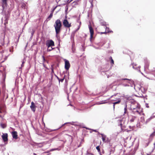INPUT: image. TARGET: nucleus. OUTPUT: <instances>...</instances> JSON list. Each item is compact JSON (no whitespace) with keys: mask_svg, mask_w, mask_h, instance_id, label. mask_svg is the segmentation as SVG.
<instances>
[{"mask_svg":"<svg viewBox=\"0 0 155 155\" xmlns=\"http://www.w3.org/2000/svg\"><path fill=\"white\" fill-rule=\"evenodd\" d=\"M42 57L43 58V61H45V58L44 57V56H43Z\"/></svg>","mask_w":155,"mask_h":155,"instance_id":"obj_47","label":"nucleus"},{"mask_svg":"<svg viewBox=\"0 0 155 155\" xmlns=\"http://www.w3.org/2000/svg\"><path fill=\"white\" fill-rule=\"evenodd\" d=\"M93 131H94V132H97V131L96 130H93Z\"/></svg>","mask_w":155,"mask_h":155,"instance_id":"obj_51","label":"nucleus"},{"mask_svg":"<svg viewBox=\"0 0 155 155\" xmlns=\"http://www.w3.org/2000/svg\"><path fill=\"white\" fill-rule=\"evenodd\" d=\"M2 137L3 140L4 142L8 140V134L7 133L3 134Z\"/></svg>","mask_w":155,"mask_h":155,"instance_id":"obj_14","label":"nucleus"},{"mask_svg":"<svg viewBox=\"0 0 155 155\" xmlns=\"http://www.w3.org/2000/svg\"><path fill=\"white\" fill-rule=\"evenodd\" d=\"M105 24H102V25H104Z\"/></svg>","mask_w":155,"mask_h":155,"instance_id":"obj_56","label":"nucleus"},{"mask_svg":"<svg viewBox=\"0 0 155 155\" xmlns=\"http://www.w3.org/2000/svg\"><path fill=\"white\" fill-rule=\"evenodd\" d=\"M24 61H22V64H21V67H20L19 69H21V68L22 67H23V66H24V64H24Z\"/></svg>","mask_w":155,"mask_h":155,"instance_id":"obj_37","label":"nucleus"},{"mask_svg":"<svg viewBox=\"0 0 155 155\" xmlns=\"http://www.w3.org/2000/svg\"><path fill=\"white\" fill-rule=\"evenodd\" d=\"M1 125L2 127L3 128H5L6 127V126L5 124H1Z\"/></svg>","mask_w":155,"mask_h":155,"instance_id":"obj_30","label":"nucleus"},{"mask_svg":"<svg viewBox=\"0 0 155 155\" xmlns=\"http://www.w3.org/2000/svg\"><path fill=\"white\" fill-rule=\"evenodd\" d=\"M98 133L101 135L102 141L104 143L106 140V138L107 137L106 136L102 134H100L99 133Z\"/></svg>","mask_w":155,"mask_h":155,"instance_id":"obj_18","label":"nucleus"},{"mask_svg":"<svg viewBox=\"0 0 155 155\" xmlns=\"http://www.w3.org/2000/svg\"><path fill=\"white\" fill-rule=\"evenodd\" d=\"M2 112V111H1V110H0V113H1Z\"/></svg>","mask_w":155,"mask_h":155,"instance_id":"obj_58","label":"nucleus"},{"mask_svg":"<svg viewBox=\"0 0 155 155\" xmlns=\"http://www.w3.org/2000/svg\"><path fill=\"white\" fill-rule=\"evenodd\" d=\"M140 121L139 124H137V127H140V126L142 125L145 124L144 118L143 116L141 117L140 118Z\"/></svg>","mask_w":155,"mask_h":155,"instance_id":"obj_7","label":"nucleus"},{"mask_svg":"<svg viewBox=\"0 0 155 155\" xmlns=\"http://www.w3.org/2000/svg\"><path fill=\"white\" fill-rule=\"evenodd\" d=\"M100 155H102L100 153Z\"/></svg>","mask_w":155,"mask_h":155,"instance_id":"obj_63","label":"nucleus"},{"mask_svg":"<svg viewBox=\"0 0 155 155\" xmlns=\"http://www.w3.org/2000/svg\"><path fill=\"white\" fill-rule=\"evenodd\" d=\"M109 151H110V153L109 154V155H110V154H111V152H113V150L111 149H110L109 150Z\"/></svg>","mask_w":155,"mask_h":155,"instance_id":"obj_38","label":"nucleus"},{"mask_svg":"<svg viewBox=\"0 0 155 155\" xmlns=\"http://www.w3.org/2000/svg\"><path fill=\"white\" fill-rule=\"evenodd\" d=\"M110 142V140H109V138L108 137L106 138V140L104 143H108Z\"/></svg>","mask_w":155,"mask_h":155,"instance_id":"obj_28","label":"nucleus"},{"mask_svg":"<svg viewBox=\"0 0 155 155\" xmlns=\"http://www.w3.org/2000/svg\"><path fill=\"white\" fill-rule=\"evenodd\" d=\"M141 74H142L143 75V73H142L141 72Z\"/></svg>","mask_w":155,"mask_h":155,"instance_id":"obj_59","label":"nucleus"},{"mask_svg":"<svg viewBox=\"0 0 155 155\" xmlns=\"http://www.w3.org/2000/svg\"><path fill=\"white\" fill-rule=\"evenodd\" d=\"M110 60V62L112 66H113V65L114 64V61L112 59L111 56H110L109 58Z\"/></svg>","mask_w":155,"mask_h":155,"instance_id":"obj_24","label":"nucleus"},{"mask_svg":"<svg viewBox=\"0 0 155 155\" xmlns=\"http://www.w3.org/2000/svg\"><path fill=\"white\" fill-rule=\"evenodd\" d=\"M155 135V131L152 133L151 134H150L149 138V140H152L153 137Z\"/></svg>","mask_w":155,"mask_h":155,"instance_id":"obj_22","label":"nucleus"},{"mask_svg":"<svg viewBox=\"0 0 155 155\" xmlns=\"http://www.w3.org/2000/svg\"><path fill=\"white\" fill-rule=\"evenodd\" d=\"M7 0H2V6L3 8L2 12L5 11V12L7 9Z\"/></svg>","mask_w":155,"mask_h":155,"instance_id":"obj_5","label":"nucleus"},{"mask_svg":"<svg viewBox=\"0 0 155 155\" xmlns=\"http://www.w3.org/2000/svg\"><path fill=\"white\" fill-rule=\"evenodd\" d=\"M68 10V8L67 6H66L65 7V13L66 15L67 14V12Z\"/></svg>","mask_w":155,"mask_h":155,"instance_id":"obj_31","label":"nucleus"},{"mask_svg":"<svg viewBox=\"0 0 155 155\" xmlns=\"http://www.w3.org/2000/svg\"><path fill=\"white\" fill-rule=\"evenodd\" d=\"M63 25L66 28H69L71 26V24H69L67 19H65L63 22Z\"/></svg>","mask_w":155,"mask_h":155,"instance_id":"obj_10","label":"nucleus"},{"mask_svg":"<svg viewBox=\"0 0 155 155\" xmlns=\"http://www.w3.org/2000/svg\"><path fill=\"white\" fill-rule=\"evenodd\" d=\"M64 123V124H63L62 125V126H64V125L65 124H67V123Z\"/></svg>","mask_w":155,"mask_h":155,"instance_id":"obj_50","label":"nucleus"},{"mask_svg":"<svg viewBox=\"0 0 155 155\" xmlns=\"http://www.w3.org/2000/svg\"><path fill=\"white\" fill-rule=\"evenodd\" d=\"M46 45L48 48H49L51 47L54 46V42L52 40H50L47 41Z\"/></svg>","mask_w":155,"mask_h":155,"instance_id":"obj_6","label":"nucleus"},{"mask_svg":"<svg viewBox=\"0 0 155 155\" xmlns=\"http://www.w3.org/2000/svg\"><path fill=\"white\" fill-rule=\"evenodd\" d=\"M65 75H64V76L63 78H62L59 79L58 80L59 82V83L60 82H63V81L64 80L65 78Z\"/></svg>","mask_w":155,"mask_h":155,"instance_id":"obj_25","label":"nucleus"},{"mask_svg":"<svg viewBox=\"0 0 155 155\" xmlns=\"http://www.w3.org/2000/svg\"><path fill=\"white\" fill-rule=\"evenodd\" d=\"M4 44V42H3L2 44V45H3Z\"/></svg>","mask_w":155,"mask_h":155,"instance_id":"obj_55","label":"nucleus"},{"mask_svg":"<svg viewBox=\"0 0 155 155\" xmlns=\"http://www.w3.org/2000/svg\"><path fill=\"white\" fill-rule=\"evenodd\" d=\"M21 7L22 8L24 9H25V8L26 5L25 3L23 2H22L21 3Z\"/></svg>","mask_w":155,"mask_h":155,"instance_id":"obj_23","label":"nucleus"},{"mask_svg":"<svg viewBox=\"0 0 155 155\" xmlns=\"http://www.w3.org/2000/svg\"><path fill=\"white\" fill-rule=\"evenodd\" d=\"M90 2L91 4V5L92 6H93V4H92V1H91L90 0Z\"/></svg>","mask_w":155,"mask_h":155,"instance_id":"obj_41","label":"nucleus"},{"mask_svg":"<svg viewBox=\"0 0 155 155\" xmlns=\"http://www.w3.org/2000/svg\"><path fill=\"white\" fill-rule=\"evenodd\" d=\"M88 27L90 33V40L91 41V38L93 37V35L94 33V31L92 28L91 25H89Z\"/></svg>","mask_w":155,"mask_h":155,"instance_id":"obj_12","label":"nucleus"},{"mask_svg":"<svg viewBox=\"0 0 155 155\" xmlns=\"http://www.w3.org/2000/svg\"><path fill=\"white\" fill-rule=\"evenodd\" d=\"M134 107H135V106H134Z\"/></svg>","mask_w":155,"mask_h":155,"instance_id":"obj_60","label":"nucleus"},{"mask_svg":"<svg viewBox=\"0 0 155 155\" xmlns=\"http://www.w3.org/2000/svg\"><path fill=\"white\" fill-rule=\"evenodd\" d=\"M33 155H36V154L35 153H33Z\"/></svg>","mask_w":155,"mask_h":155,"instance_id":"obj_54","label":"nucleus"},{"mask_svg":"<svg viewBox=\"0 0 155 155\" xmlns=\"http://www.w3.org/2000/svg\"><path fill=\"white\" fill-rule=\"evenodd\" d=\"M96 148L98 151H100V149L99 146H97L96 147Z\"/></svg>","mask_w":155,"mask_h":155,"instance_id":"obj_34","label":"nucleus"},{"mask_svg":"<svg viewBox=\"0 0 155 155\" xmlns=\"http://www.w3.org/2000/svg\"><path fill=\"white\" fill-rule=\"evenodd\" d=\"M153 144H154V145H155V142L153 143Z\"/></svg>","mask_w":155,"mask_h":155,"instance_id":"obj_57","label":"nucleus"},{"mask_svg":"<svg viewBox=\"0 0 155 155\" xmlns=\"http://www.w3.org/2000/svg\"><path fill=\"white\" fill-rule=\"evenodd\" d=\"M152 119H153V120H155L154 122L153 123V124H155V116H151L149 118L147 119V120L145 122V124H147V123H148Z\"/></svg>","mask_w":155,"mask_h":155,"instance_id":"obj_13","label":"nucleus"},{"mask_svg":"<svg viewBox=\"0 0 155 155\" xmlns=\"http://www.w3.org/2000/svg\"><path fill=\"white\" fill-rule=\"evenodd\" d=\"M101 33H102V34H105V33H106V32H101Z\"/></svg>","mask_w":155,"mask_h":155,"instance_id":"obj_52","label":"nucleus"},{"mask_svg":"<svg viewBox=\"0 0 155 155\" xmlns=\"http://www.w3.org/2000/svg\"><path fill=\"white\" fill-rule=\"evenodd\" d=\"M56 77L57 78V79L58 80H59V77H58L56 75Z\"/></svg>","mask_w":155,"mask_h":155,"instance_id":"obj_46","label":"nucleus"},{"mask_svg":"<svg viewBox=\"0 0 155 155\" xmlns=\"http://www.w3.org/2000/svg\"><path fill=\"white\" fill-rule=\"evenodd\" d=\"M149 66V63L148 61L147 60H145L144 70L145 71L147 72V71L148 69Z\"/></svg>","mask_w":155,"mask_h":155,"instance_id":"obj_11","label":"nucleus"},{"mask_svg":"<svg viewBox=\"0 0 155 155\" xmlns=\"http://www.w3.org/2000/svg\"><path fill=\"white\" fill-rule=\"evenodd\" d=\"M110 69L108 65L107 64L101 67L100 71L101 72H104L108 71Z\"/></svg>","mask_w":155,"mask_h":155,"instance_id":"obj_4","label":"nucleus"},{"mask_svg":"<svg viewBox=\"0 0 155 155\" xmlns=\"http://www.w3.org/2000/svg\"><path fill=\"white\" fill-rule=\"evenodd\" d=\"M30 107L32 111L33 112H35V104L33 102H32L31 103V105L30 106Z\"/></svg>","mask_w":155,"mask_h":155,"instance_id":"obj_15","label":"nucleus"},{"mask_svg":"<svg viewBox=\"0 0 155 155\" xmlns=\"http://www.w3.org/2000/svg\"><path fill=\"white\" fill-rule=\"evenodd\" d=\"M52 71H53V69L52 70Z\"/></svg>","mask_w":155,"mask_h":155,"instance_id":"obj_61","label":"nucleus"},{"mask_svg":"<svg viewBox=\"0 0 155 155\" xmlns=\"http://www.w3.org/2000/svg\"><path fill=\"white\" fill-rule=\"evenodd\" d=\"M57 7V6H56V7H55L53 9V10L52 11V12H54V10Z\"/></svg>","mask_w":155,"mask_h":155,"instance_id":"obj_43","label":"nucleus"},{"mask_svg":"<svg viewBox=\"0 0 155 155\" xmlns=\"http://www.w3.org/2000/svg\"><path fill=\"white\" fill-rule=\"evenodd\" d=\"M78 1H75L73 2V4L74 5H76L78 4Z\"/></svg>","mask_w":155,"mask_h":155,"instance_id":"obj_27","label":"nucleus"},{"mask_svg":"<svg viewBox=\"0 0 155 155\" xmlns=\"http://www.w3.org/2000/svg\"><path fill=\"white\" fill-rule=\"evenodd\" d=\"M136 118V117L135 116H132L130 120V121L131 122H134Z\"/></svg>","mask_w":155,"mask_h":155,"instance_id":"obj_20","label":"nucleus"},{"mask_svg":"<svg viewBox=\"0 0 155 155\" xmlns=\"http://www.w3.org/2000/svg\"><path fill=\"white\" fill-rule=\"evenodd\" d=\"M118 81H120V85L126 87L130 86L129 84H130V81H131V79H128L127 78H122L120 80H118Z\"/></svg>","mask_w":155,"mask_h":155,"instance_id":"obj_3","label":"nucleus"},{"mask_svg":"<svg viewBox=\"0 0 155 155\" xmlns=\"http://www.w3.org/2000/svg\"><path fill=\"white\" fill-rule=\"evenodd\" d=\"M3 42H4V40L3 39Z\"/></svg>","mask_w":155,"mask_h":155,"instance_id":"obj_62","label":"nucleus"},{"mask_svg":"<svg viewBox=\"0 0 155 155\" xmlns=\"http://www.w3.org/2000/svg\"><path fill=\"white\" fill-rule=\"evenodd\" d=\"M55 149H56V150H60V149H59L58 148H55Z\"/></svg>","mask_w":155,"mask_h":155,"instance_id":"obj_48","label":"nucleus"},{"mask_svg":"<svg viewBox=\"0 0 155 155\" xmlns=\"http://www.w3.org/2000/svg\"><path fill=\"white\" fill-rule=\"evenodd\" d=\"M140 97H144V99L145 100V99H147V98H146V97H144V96H143L142 94L141 95H140Z\"/></svg>","mask_w":155,"mask_h":155,"instance_id":"obj_35","label":"nucleus"},{"mask_svg":"<svg viewBox=\"0 0 155 155\" xmlns=\"http://www.w3.org/2000/svg\"><path fill=\"white\" fill-rule=\"evenodd\" d=\"M2 34L3 35V38H2V39H3V40H4V38H5V34H4V33H3V34Z\"/></svg>","mask_w":155,"mask_h":155,"instance_id":"obj_40","label":"nucleus"},{"mask_svg":"<svg viewBox=\"0 0 155 155\" xmlns=\"http://www.w3.org/2000/svg\"><path fill=\"white\" fill-rule=\"evenodd\" d=\"M64 60L65 62V68L66 70H68L70 66L69 61L66 59H64Z\"/></svg>","mask_w":155,"mask_h":155,"instance_id":"obj_8","label":"nucleus"},{"mask_svg":"<svg viewBox=\"0 0 155 155\" xmlns=\"http://www.w3.org/2000/svg\"><path fill=\"white\" fill-rule=\"evenodd\" d=\"M132 64V68H133L134 69H135V66H136V64H135V65L134 64Z\"/></svg>","mask_w":155,"mask_h":155,"instance_id":"obj_36","label":"nucleus"},{"mask_svg":"<svg viewBox=\"0 0 155 155\" xmlns=\"http://www.w3.org/2000/svg\"><path fill=\"white\" fill-rule=\"evenodd\" d=\"M60 39H58V41H59V44H60Z\"/></svg>","mask_w":155,"mask_h":155,"instance_id":"obj_49","label":"nucleus"},{"mask_svg":"<svg viewBox=\"0 0 155 155\" xmlns=\"http://www.w3.org/2000/svg\"><path fill=\"white\" fill-rule=\"evenodd\" d=\"M55 150H56V149L55 148H54L51 149L50 151H51Z\"/></svg>","mask_w":155,"mask_h":155,"instance_id":"obj_42","label":"nucleus"},{"mask_svg":"<svg viewBox=\"0 0 155 155\" xmlns=\"http://www.w3.org/2000/svg\"><path fill=\"white\" fill-rule=\"evenodd\" d=\"M121 100L119 99L117 101L113 103V108L114 109L115 108V105L116 104H119Z\"/></svg>","mask_w":155,"mask_h":155,"instance_id":"obj_21","label":"nucleus"},{"mask_svg":"<svg viewBox=\"0 0 155 155\" xmlns=\"http://www.w3.org/2000/svg\"><path fill=\"white\" fill-rule=\"evenodd\" d=\"M12 135L13 138L15 139L18 138L17 133L16 131H14L12 132Z\"/></svg>","mask_w":155,"mask_h":155,"instance_id":"obj_16","label":"nucleus"},{"mask_svg":"<svg viewBox=\"0 0 155 155\" xmlns=\"http://www.w3.org/2000/svg\"><path fill=\"white\" fill-rule=\"evenodd\" d=\"M139 91H141L143 93L145 94L147 89V86H146L145 87L141 86L139 87Z\"/></svg>","mask_w":155,"mask_h":155,"instance_id":"obj_9","label":"nucleus"},{"mask_svg":"<svg viewBox=\"0 0 155 155\" xmlns=\"http://www.w3.org/2000/svg\"><path fill=\"white\" fill-rule=\"evenodd\" d=\"M105 29H106V31H107V32H109V28H107V27H106V26Z\"/></svg>","mask_w":155,"mask_h":155,"instance_id":"obj_32","label":"nucleus"},{"mask_svg":"<svg viewBox=\"0 0 155 155\" xmlns=\"http://www.w3.org/2000/svg\"><path fill=\"white\" fill-rule=\"evenodd\" d=\"M54 49L53 48H52V47H50L49 48H48V49L47 50V51H50Z\"/></svg>","mask_w":155,"mask_h":155,"instance_id":"obj_26","label":"nucleus"},{"mask_svg":"<svg viewBox=\"0 0 155 155\" xmlns=\"http://www.w3.org/2000/svg\"><path fill=\"white\" fill-rule=\"evenodd\" d=\"M149 143V142L148 143H147V145H146V146H147L148 145Z\"/></svg>","mask_w":155,"mask_h":155,"instance_id":"obj_53","label":"nucleus"},{"mask_svg":"<svg viewBox=\"0 0 155 155\" xmlns=\"http://www.w3.org/2000/svg\"><path fill=\"white\" fill-rule=\"evenodd\" d=\"M123 122V121H121V123L120 124V125L121 126V127H122V122Z\"/></svg>","mask_w":155,"mask_h":155,"instance_id":"obj_45","label":"nucleus"},{"mask_svg":"<svg viewBox=\"0 0 155 155\" xmlns=\"http://www.w3.org/2000/svg\"><path fill=\"white\" fill-rule=\"evenodd\" d=\"M96 48V49H98V48Z\"/></svg>","mask_w":155,"mask_h":155,"instance_id":"obj_64","label":"nucleus"},{"mask_svg":"<svg viewBox=\"0 0 155 155\" xmlns=\"http://www.w3.org/2000/svg\"><path fill=\"white\" fill-rule=\"evenodd\" d=\"M106 103V102H104L103 101H101L99 103H98V104H105Z\"/></svg>","mask_w":155,"mask_h":155,"instance_id":"obj_33","label":"nucleus"},{"mask_svg":"<svg viewBox=\"0 0 155 155\" xmlns=\"http://www.w3.org/2000/svg\"><path fill=\"white\" fill-rule=\"evenodd\" d=\"M140 66H139L138 67L136 68L135 69L139 71V72H140Z\"/></svg>","mask_w":155,"mask_h":155,"instance_id":"obj_29","label":"nucleus"},{"mask_svg":"<svg viewBox=\"0 0 155 155\" xmlns=\"http://www.w3.org/2000/svg\"><path fill=\"white\" fill-rule=\"evenodd\" d=\"M61 26L62 24L60 20L58 19L55 22L54 26L55 28L56 33V37L57 38L58 37L57 35L59 33L60 31L61 28Z\"/></svg>","mask_w":155,"mask_h":155,"instance_id":"obj_2","label":"nucleus"},{"mask_svg":"<svg viewBox=\"0 0 155 155\" xmlns=\"http://www.w3.org/2000/svg\"><path fill=\"white\" fill-rule=\"evenodd\" d=\"M124 114H128V112L127 110V102H126L124 104Z\"/></svg>","mask_w":155,"mask_h":155,"instance_id":"obj_17","label":"nucleus"},{"mask_svg":"<svg viewBox=\"0 0 155 155\" xmlns=\"http://www.w3.org/2000/svg\"><path fill=\"white\" fill-rule=\"evenodd\" d=\"M130 110H132L133 113L135 114H139L141 115L143 114L141 112V110L138 104L133 100L130 101Z\"/></svg>","mask_w":155,"mask_h":155,"instance_id":"obj_1","label":"nucleus"},{"mask_svg":"<svg viewBox=\"0 0 155 155\" xmlns=\"http://www.w3.org/2000/svg\"><path fill=\"white\" fill-rule=\"evenodd\" d=\"M146 107H147V108H148L149 107V106H148L147 104H146Z\"/></svg>","mask_w":155,"mask_h":155,"instance_id":"obj_44","label":"nucleus"},{"mask_svg":"<svg viewBox=\"0 0 155 155\" xmlns=\"http://www.w3.org/2000/svg\"><path fill=\"white\" fill-rule=\"evenodd\" d=\"M53 16V12H51V13L50 14V15L48 16V17L46 19L45 21H49L50 19L52 18Z\"/></svg>","mask_w":155,"mask_h":155,"instance_id":"obj_19","label":"nucleus"},{"mask_svg":"<svg viewBox=\"0 0 155 155\" xmlns=\"http://www.w3.org/2000/svg\"><path fill=\"white\" fill-rule=\"evenodd\" d=\"M34 31L33 30L32 32L31 33V37H32L33 36V35L34 34Z\"/></svg>","mask_w":155,"mask_h":155,"instance_id":"obj_39","label":"nucleus"}]
</instances>
